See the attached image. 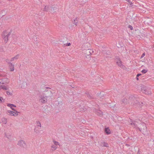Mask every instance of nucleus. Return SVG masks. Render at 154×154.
<instances>
[{
  "label": "nucleus",
  "mask_w": 154,
  "mask_h": 154,
  "mask_svg": "<svg viewBox=\"0 0 154 154\" xmlns=\"http://www.w3.org/2000/svg\"><path fill=\"white\" fill-rule=\"evenodd\" d=\"M11 32L8 30H5L2 33V36L3 40L4 43H6L8 40V37L10 35Z\"/></svg>",
  "instance_id": "nucleus-1"
},
{
  "label": "nucleus",
  "mask_w": 154,
  "mask_h": 154,
  "mask_svg": "<svg viewBox=\"0 0 154 154\" xmlns=\"http://www.w3.org/2000/svg\"><path fill=\"white\" fill-rule=\"evenodd\" d=\"M8 112L9 115L14 116H17L18 115V113H19L15 109H14V111L8 110Z\"/></svg>",
  "instance_id": "nucleus-2"
},
{
  "label": "nucleus",
  "mask_w": 154,
  "mask_h": 154,
  "mask_svg": "<svg viewBox=\"0 0 154 154\" xmlns=\"http://www.w3.org/2000/svg\"><path fill=\"white\" fill-rule=\"evenodd\" d=\"M131 121L130 123L132 126L134 128H136L137 127L138 123L140 121V120H138L134 121H132L131 120Z\"/></svg>",
  "instance_id": "nucleus-3"
},
{
  "label": "nucleus",
  "mask_w": 154,
  "mask_h": 154,
  "mask_svg": "<svg viewBox=\"0 0 154 154\" xmlns=\"http://www.w3.org/2000/svg\"><path fill=\"white\" fill-rule=\"evenodd\" d=\"M17 144L19 146L23 147H26V144L25 142L22 140L19 141L18 142Z\"/></svg>",
  "instance_id": "nucleus-4"
},
{
  "label": "nucleus",
  "mask_w": 154,
  "mask_h": 154,
  "mask_svg": "<svg viewBox=\"0 0 154 154\" xmlns=\"http://www.w3.org/2000/svg\"><path fill=\"white\" fill-rule=\"evenodd\" d=\"M8 69L10 71L12 72L14 71V65L11 63H9Z\"/></svg>",
  "instance_id": "nucleus-5"
},
{
  "label": "nucleus",
  "mask_w": 154,
  "mask_h": 154,
  "mask_svg": "<svg viewBox=\"0 0 154 154\" xmlns=\"http://www.w3.org/2000/svg\"><path fill=\"white\" fill-rule=\"evenodd\" d=\"M9 81L7 78H4L1 79V82L2 84H6L9 83Z\"/></svg>",
  "instance_id": "nucleus-6"
},
{
  "label": "nucleus",
  "mask_w": 154,
  "mask_h": 154,
  "mask_svg": "<svg viewBox=\"0 0 154 154\" xmlns=\"http://www.w3.org/2000/svg\"><path fill=\"white\" fill-rule=\"evenodd\" d=\"M39 101L42 103H45L47 102V99L44 97H41L39 99Z\"/></svg>",
  "instance_id": "nucleus-7"
},
{
  "label": "nucleus",
  "mask_w": 154,
  "mask_h": 154,
  "mask_svg": "<svg viewBox=\"0 0 154 154\" xmlns=\"http://www.w3.org/2000/svg\"><path fill=\"white\" fill-rule=\"evenodd\" d=\"M116 63L121 68H123L124 66L122 65V62L120 59H117V60Z\"/></svg>",
  "instance_id": "nucleus-8"
},
{
  "label": "nucleus",
  "mask_w": 154,
  "mask_h": 154,
  "mask_svg": "<svg viewBox=\"0 0 154 154\" xmlns=\"http://www.w3.org/2000/svg\"><path fill=\"white\" fill-rule=\"evenodd\" d=\"M84 53L85 54V56L86 57L88 56H90L91 54V50L89 49L85 51Z\"/></svg>",
  "instance_id": "nucleus-9"
},
{
  "label": "nucleus",
  "mask_w": 154,
  "mask_h": 154,
  "mask_svg": "<svg viewBox=\"0 0 154 154\" xmlns=\"http://www.w3.org/2000/svg\"><path fill=\"white\" fill-rule=\"evenodd\" d=\"M7 106L9 107L10 108L13 110H14V107H16V106L13 104H11L10 103H8L7 104Z\"/></svg>",
  "instance_id": "nucleus-10"
},
{
  "label": "nucleus",
  "mask_w": 154,
  "mask_h": 154,
  "mask_svg": "<svg viewBox=\"0 0 154 154\" xmlns=\"http://www.w3.org/2000/svg\"><path fill=\"white\" fill-rule=\"evenodd\" d=\"M19 57V55H16L14 57H12L11 59V62L15 61L17 60Z\"/></svg>",
  "instance_id": "nucleus-11"
},
{
  "label": "nucleus",
  "mask_w": 154,
  "mask_h": 154,
  "mask_svg": "<svg viewBox=\"0 0 154 154\" xmlns=\"http://www.w3.org/2000/svg\"><path fill=\"white\" fill-rule=\"evenodd\" d=\"M126 3L129 7H131L133 5L132 3L129 0H126Z\"/></svg>",
  "instance_id": "nucleus-12"
},
{
  "label": "nucleus",
  "mask_w": 154,
  "mask_h": 154,
  "mask_svg": "<svg viewBox=\"0 0 154 154\" xmlns=\"http://www.w3.org/2000/svg\"><path fill=\"white\" fill-rule=\"evenodd\" d=\"M105 132L107 134H109L111 133V131L109 130V128H105Z\"/></svg>",
  "instance_id": "nucleus-13"
},
{
  "label": "nucleus",
  "mask_w": 154,
  "mask_h": 154,
  "mask_svg": "<svg viewBox=\"0 0 154 154\" xmlns=\"http://www.w3.org/2000/svg\"><path fill=\"white\" fill-rule=\"evenodd\" d=\"M8 89V87L7 86L5 85H2L0 86V90L1 89L4 90H6Z\"/></svg>",
  "instance_id": "nucleus-14"
},
{
  "label": "nucleus",
  "mask_w": 154,
  "mask_h": 154,
  "mask_svg": "<svg viewBox=\"0 0 154 154\" xmlns=\"http://www.w3.org/2000/svg\"><path fill=\"white\" fill-rule=\"evenodd\" d=\"M41 130V128H38V127L36 126L34 129V131L35 132L37 133L39 132Z\"/></svg>",
  "instance_id": "nucleus-15"
},
{
  "label": "nucleus",
  "mask_w": 154,
  "mask_h": 154,
  "mask_svg": "<svg viewBox=\"0 0 154 154\" xmlns=\"http://www.w3.org/2000/svg\"><path fill=\"white\" fill-rule=\"evenodd\" d=\"M141 90L142 91L145 92L147 91V88L145 86H143L141 87Z\"/></svg>",
  "instance_id": "nucleus-16"
},
{
  "label": "nucleus",
  "mask_w": 154,
  "mask_h": 154,
  "mask_svg": "<svg viewBox=\"0 0 154 154\" xmlns=\"http://www.w3.org/2000/svg\"><path fill=\"white\" fill-rule=\"evenodd\" d=\"M57 148V146L54 144L52 145L51 146V149L52 150L54 151Z\"/></svg>",
  "instance_id": "nucleus-17"
},
{
  "label": "nucleus",
  "mask_w": 154,
  "mask_h": 154,
  "mask_svg": "<svg viewBox=\"0 0 154 154\" xmlns=\"http://www.w3.org/2000/svg\"><path fill=\"white\" fill-rule=\"evenodd\" d=\"M53 142L54 145H55L57 146H60V145L59 143L57 142V141L53 140Z\"/></svg>",
  "instance_id": "nucleus-18"
},
{
  "label": "nucleus",
  "mask_w": 154,
  "mask_h": 154,
  "mask_svg": "<svg viewBox=\"0 0 154 154\" xmlns=\"http://www.w3.org/2000/svg\"><path fill=\"white\" fill-rule=\"evenodd\" d=\"M78 23V20L77 18H75L73 21V24L75 26H76L77 25Z\"/></svg>",
  "instance_id": "nucleus-19"
},
{
  "label": "nucleus",
  "mask_w": 154,
  "mask_h": 154,
  "mask_svg": "<svg viewBox=\"0 0 154 154\" xmlns=\"http://www.w3.org/2000/svg\"><path fill=\"white\" fill-rule=\"evenodd\" d=\"M36 127H38V128H41V125L40 122L39 121L36 122Z\"/></svg>",
  "instance_id": "nucleus-20"
},
{
  "label": "nucleus",
  "mask_w": 154,
  "mask_h": 154,
  "mask_svg": "<svg viewBox=\"0 0 154 154\" xmlns=\"http://www.w3.org/2000/svg\"><path fill=\"white\" fill-rule=\"evenodd\" d=\"M2 121L4 123H6L7 122V120L5 118H3L2 119Z\"/></svg>",
  "instance_id": "nucleus-21"
},
{
  "label": "nucleus",
  "mask_w": 154,
  "mask_h": 154,
  "mask_svg": "<svg viewBox=\"0 0 154 154\" xmlns=\"http://www.w3.org/2000/svg\"><path fill=\"white\" fill-rule=\"evenodd\" d=\"M141 75V74H138L137 75V77H136V79L137 80H139L138 77H139V76Z\"/></svg>",
  "instance_id": "nucleus-22"
},
{
  "label": "nucleus",
  "mask_w": 154,
  "mask_h": 154,
  "mask_svg": "<svg viewBox=\"0 0 154 154\" xmlns=\"http://www.w3.org/2000/svg\"><path fill=\"white\" fill-rule=\"evenodd\" d=\"M103 145L104 146L108 147L109 145L108 144L106 143H104Z\"/></svg>",
  "instance_id": "nucleus-23"
},
{
  "label": "nucleus",
  "mask_w": 154,
  "mask_h": 154,
  "mask_svg": "<svg viewBox=\"0 0 154 154\" xmlns=\"http://www.w3.org/2000/svg\"><path fill=\"white\" fill-rule=\"evenodd\" d=\"M147 72V70L146 69H143L141 71V72L144 74L146 73Z\"/></svg>",
  "instance_id": "nucleus-24"
},
{
  "label": "nucleus",
  "mask_w": 154,
  "mask_h": 154,
  "mask_svg": "<svg viewBox=\"0 0 154 154\" xmlns=\"http://www.w3.org/2000/svg\"><path fill=\"white\" fill-rule=\"evenodd\" d=\"M7 94L8 95H12V93L11 92H10L9 91H7L6 92Z\"/></svg>",
  "instance_id": "nucleus-25"
},
{
  "label": "nucleus",
  "mask_w": 154,
  "mask_h": 154,
  "mask_svg": "<svg viewBox=\"0 0 154 154\" xmlns=\"http://www.w3.org/2000/svg\"><path fill=\"white\" fill-rule=\"evenodd\" d=\"M128 28H129L131 30H132L133 29L132 26L131 25H129L128 26Z\"/></svg>",
  "instance_id": "nucleus-26"
},
{
  "label": "nucleus",
  "mask_w": 154,
  "mask_h": 154,
  "mask_svg": "<svg viewBox=\"0 0 154 154\" xmlns=\"http://www.w3.org/2000/svg\"><path fill=\"white\" fill-rule=\"evenodd\" d=\"M145 54L144 53L143 54L141 57V58H142L143 57L145 56Z\"/></svg>",
  "instance_id": "nucleus-27"
},
{
  "label": "nucleus",
  "mask_w": 154,
  "mask_h": 154,
  "mask_svg": "<svg viewBox=\"0 0 154 154\" xmlns=\"http://www.w3.org/2000/svg\"><path fill=\"white\" fill-rule=\"evenodd\" d=\"M3 100V99H2V97H0V101L1 102H2Z\"/></svg>",
  "instance_id": "nucleus-28"
},
{
  "label": "nucleus",
  "mask_w": 154,
  "mask_h": 154,
  "mask_svg": "<svg viewBox=\"0 0 154 154\" xmlns=\"http://www.w3.org/2000/svg\"><path fill=\"white\" fill-rule=\"evenodd\" d=\"M71 45V44L70 43H68L66 45V46H70Z\"/></svg>",
  "instance_id": "nucleus-29"
}]
</instances>
